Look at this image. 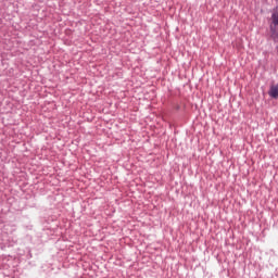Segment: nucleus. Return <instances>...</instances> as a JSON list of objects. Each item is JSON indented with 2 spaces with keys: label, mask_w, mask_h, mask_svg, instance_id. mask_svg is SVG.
I'll return each mask as SVG.
<instances>
[{
  "label": "nucleus",
  "mask_w": 278,
  "mask_h": 278,
  "mask_svg": "<svg viewBox=\"0 0 278 278\" xmlns=\"http://www.w3.org/2000/svg\"><path fill=\"white\" fill-rule=\"evenodd\" d=\"M269 29L271 38L275 42H278V11H275L270 17Z\"/></svg>",
  "instance_id": "f257e3e1"
},
{
  "label": "nucleus",
  "mask_w": 278,
  "mask_h": 278,
  "mask_svg": "<svg viewBox=\"0 0 278 278\" xmlns=\"http://www.w3.org/2000/svg\"><path fill=\"white\" fill-rule=\"evenodd\" d=\"M268 94L271 99H278V85H271Z\"/></svg>",
  "instance_id": "f03ea898"
}]
</instances>
